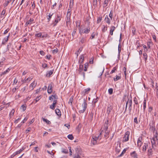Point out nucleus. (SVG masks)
I'll return each instance as SVG.
<instances>
[{"label": "nucleus", "instance_id": "nucleus-54", "mask_svg": "<svg viewBox=\"0 0 158 158\" xmlns=\"http://www.w3.org/2000/svg\"><path fill=\"white\" fill-rule=\"evenodd\" d=\"M148 147V145H144L143 148V151L145 152L146 150V148H147V147Z\"/></svg>", "mask_w": 158, "mask_h": 158}, {"label": "nucleus", "instance_id": "nucleus-44", "mask_svg": "<svg viewBox=\"0 0 158 158\" xmlns=\"http://www.w3.org/2000/svg\"><path fill=\"white\" fill-rule=\"evenodd\" d=\"M42 35V33L41 32H40L38 33H37L35 34V36L36 37H40Z\"/></svg>", "mask_w": 158, "mask_h": 158}, {"label": "nucleus", "instance_id": "nucleus-63", "mask_svg": "<svg viewBox=\"0 0 158 158\" xmlns=\"http://www.w3.org/2000/svg\"><path fill=\"white\" fill-rule=\"evenodd\" d=\"M84 61V59H79V61L80 63V64H82Z\"/></svg>", "mask_w": 158, "mask_h": 158}, {"label": "nucleus", "instance_id": "nucleus-24", "mask_svg": "<svg viewBox=\"0 0 158 158\" xmlns=\"http://www.w3.org/2000/svg\"><path fill=\"white\" fill-rule=\"evenodd\" d=\"M131 155L134 158L137 157V155L135 151H134L131 153Z\"/></svg>", "mask_w": 158, "mask_h": 158}, {"label": "nucleus", "instance_id": "nucleus-16", "mask_svg": "<svg viewBox=\"0 0 158 158\" xmlns=\"http://www.w3.org/2000/svg\"><path fill=\"white\" fill-rule=\"evenodd\" d=\"M36 84L35 83V82L33 81L30 85V88L31 89V90H32L36 86Z\"/></svg>", "mask_w": 158, "mask_h": 158}, {"label": "nucleus", "instance_id": "nucleus-30", "mask_svg": "<svg viewBox=\"0 0 158 158\" xmlns=\"http://www.w3.org/2000/svg\"><path fill=\"white\" fill-rule=\"evenodd\" d=\"M103 28L102 29V31L103 32H105L107 30V27L105 25H103Z\"/></svg>", "mask_w": 158, "mask_h": 158}, {"label": "nucleus", "instance_id": "nucleus-17", "mask_svg": "<svg viewBox=\"0 0 158 158\" xmlns=\"http://www.w3.org/2000/svg\"><path fill=\"white\" fill-rule=\"evenodd\" d=\"M130 132L128 131H127L123 138H129V137Z\"/></svg>", "mask_w": 158, "mask_h": 158}, {"label": "nucleus", "instance_id": "nucleus-58", "mask_svg": "<svg viewBox=\"0 0 158 158\" xmlns=\"http://www.w3.org/2000/svg\"><path fill=\"white\" fill-rule=\"evenodd\" d=\"M90 89L89 88H87L85 89V93L87 94L88 92L90 90Z\"/></svg>", "mask_w": 158, "mask_h": 158}, {"label": "nucleus", "instance_id": "nucleus-51", "mask_svg": "<svg viewBox=\"0 0 158 158\" xmlns=\"http://www.w3.org/2000/svg\"><path fill=\"white\" fill-rule=\"evenodd\" d=\"M18 89V88H17V87H16L15 88H14L12 90V92H13V93L15 92H16V90L17 89Z\"/></svg>", "mask_w": 158, "mask_h": 158}, {"label": "nucleus", "instance_id": "nucleus-64", "mask_svg": "<svg viewBox=\"0 0 158 158\" xmlns=\"http://www.w3.org/2000/svg\"><path fill=\"white\" fill-rule=\"evenodd\" d=\"M40 53L41 55L44 56L45 55V53L43 51H40Z\"/></svg>", "mask_w": 158, "mask_h": 158}, {"label": "nucleus", "instance_id": "nucleus-47", "mask_svg": "<svg viewBox=\"0 0 158 158\" xmlns=\"http://www.w3.org/2000/svg\"><path fill=\"white\" fill-rule=\"evenodd\" d=\"M41 98L40 96L37 97L35 99V101L36 102H37L38 101H39L40 99Z\"/></svg>", "mask_w": 158, "mask_h": 158}, {"label": "nucleus", "instance_id": "nucleus-37", "mask_svg": "<svg viewBox=\"0 0 158 158\" xmlns=\"http://www.w3.org/2000/svg\"><path fill=\"white\" fill-rule=\"evenodd\" d=\"M126 149H124L122 152V153L118 156V157H120L122 156L123 155V154H124V153L126 152Z\"/></svg>", "mask_w": 158, "mask_h": 158}, {"label": "nucleus", "instance_id": "nucleus-46", "mask_svg": "<svg viewBox=\"0 0 158 158\" xmlns=\"http://www.w3.org/2000/svg\"><path fill=\"white\" fill-rule=\"evenodd\" d=\"M11 0H7L6 2L4 4V6H7L9 3L11 2Z\"/></svg>", "mask_w": 158, "mask_h": 158}, {"label": "nucleus", "instance_id": "nucleus-14", "mask_svg": "<svg viewBox=\"0 0 158 158\" xmlns=\"http://www.w3.org/2000/svg\"><path fill=\"white\" fill-rule=\"evenodd\" d=\"M55 113L58 116L60 117L61 116V112L60 110L58 109H56L55 110Z\"/></svg>", "mask_w": 158, "mask_h": 158}, {"label": "nucleus", "instance_id": "nucleus-20", "mask_svg": "<svg viewBox=\"0 0 158 158\" xmlns=\"http://www.w3.org/2000/svg\"><path fill=\"white\" fill-rule=\"evenodd\" d=\"M24 149V148L23 147H22L18 151H17V152H15V155H17L18 154H20L22 152V151H23Z\"/></svg>", "mask_w": 158, "mask_h": 158}, {"label": "nucleus", "instance_id": "nucleus-9", "mask_svg": "<svg viewBox=\"0 0 158 158\" xmlns=\"http://www.w3.org/2000/svg\"><path fill=\"white\" fill-rule=\"evenodd\" d=\"M131 99H130L129 100V107L128 109L129 112H131V106L132 105V100L131 99Z\"/></svg>", "mask_w": 158, "mask_h": 158}, {"label": "nucleus", "instance_id": "nucleus-43", "mask_svg": "<svg viewBox=\"0 0 158 158\" xmlns=\"http://www.w3.org/2000/svg\"><path fill=\"white\" fill-rule=\"evenodd\" d=\"M129 100H130V98H128V101L126 102V108H125V110L124 112H125L126 111V110H127L128 104V103L129 104Z\"/></svg>", "mask_w": 158, "mask_h": 158}, {"label": "nucleus", "instance_id": "nucleus-61", "mask_svg": "<svg viewBox=\"0 0 158 158\" xmlns=\"http://www.w3.org/2000/svg\"><path fill=\"white\" fill-rule=\"evenodd\" d=\"M134 123H135L136 124H138V121H137V117H135L134 118Z\"/></svg>", "mask_w": 158, "mask_h": 158}, {"label": "nucleus", "instance_id": "nucleus-57", "mask_svg": "<svg viewBox=\"0 0 158 158\" xmlns=\"http://www.w3.org/2000/svg\"><path fill=\"white\" fill-rule=\"evenodd\" d=\"M68 138H73V137L72 134H70L68 135Z\"/></svg>", "mask_w": 158, "mask_h": 158}, {"label": "nucleus", "instance_id": "nucleus-3", "mask_svg": "<svg viewBox=\"0 0 158 158\" xmlns=\"http://www.w3.org/2000/svg\"><path fill=\"white\" fill-rule=\"evenodd\" d=\"M61 18V16H60L58 14L56 15V19L54 23H53V26L54 27L56 25L57 23L60 20Z\"/></svg>", "mask_w": 158, "mask_h": 158}, {"label": "nucleus", "instance_id": "nucleus-38", "mask_svg": "<svg viewBox=\"0 0 158 158\" xmlns=\"http://www.w3.org/2000/svg\"><path fill=\"white\" fill-rule=\"evenodd\" d=\"M146 100H144L143 103V110L144 111L146 108Z\"/></svg>", "mask_w": 158, "mask_h": 158}, {"label": "nucleus", "instance_id": "nucleus-29", "mask_svg": "<svg viewBox=\"0 0 158 158\" xmlns=\"http://www.w3.org/2000/svg\"><path fill=\"white\" fill-rule=\"evenodd\" d=\"M15 112V110L14 109L12 110L9 114V116L10 118L12 116H13Z\"/></svg>", "mask_w": 158, "mask_h": 158}, {"label": "nucleus", "instance_id": "nucleus-31", "mask_svg": "<svg viewBox=\"0 0 158 158\" xmlns=\"http://www.w3.org/2000/svg\"><path fill=\"white\" fill-rule=\"evenodd\" d=\"M81 154L76 153L75 154V156L74 157V158H81V157L80 155Z\"/></svg>", "mask_w": 158, "mask_h": 158}, {"label": "nucleus", "instance_id": "nucleus-10", "mask_svg": "<svg viewBox=\"0 0 158 158\" xmlns=\"http://www.w3.org/2000/svg\"><path fill=\"white\" fill-rule=\"evenodd\" d=\"M112 109V107L110 105H108L107 110V113L108 114H109L111 112Z\"/></svg>", "mask_w": 158, "mask_h": 158}, {"label": "nucleus", "instance_id": "nucleus-40", "mask_svg": "<svg viewBox=\"0 0 158 158\" xmlns=\"http://www.w3.org/2000/svg\"><path fill=\"white\" fill-rule=\"evenodd\" d=\"M132 32L133 35H135L136 32V28L135 27H133L132 28Z\"/></svg>", "mask_w": 158, "mask_h": 158}, {"label": "nucleus", "instance_id": "nucleus-55", "mask_svg": "<svg viewBox=\"0 0 158 158\" xmlns=\"http://www.w3.org/2000/svg\"><path fill=\"white\" fill-rule=\"evenodd\" d=\"M73 102V98H70L69 100V101L68 102V103L69 104L70 103H71V104H72V102Z\"/></svg>", "mask_w": 158, "mask_h": 158}, {"label": "nucleus", "instance_id": "nucleus-60", "mask_svg": "<svg viewBox=\"0 0 158 158\" xmlns=\"http://www.w3.org/2000/svg\"><path fill=\"white\" fill-rule=\"evenodd\" d=\"M6 10H3L2 11V12L1 13V15H4L6 13Z\"/></svg>", "mask_w": 158, "mask_h": 158}, {"label": "nucleus", "instance_id": "nucleus-53", "mask_svg": "<svg viewBox=\"0 0 158 158\" xmlns=\"http://www.w3.org/2000/svg\"><path fill=\"white\" fill-rule=\"evenodd\" d=\"M148 154L149 155H151L152 154V149H149L148 151Z\"/></svg>", "mask_w": 158, "mask_h": 158}, {"label": "nucleus", "instance_id": "nucleus-22", "mask_svg": "<svg viewBox=\"0 0 158 158\" xmlns=\"http://www.w3.org/2000/svg\"><path fill=\"white\" fill-rule=\"evenodd\" d=\"M151 142L152 144L155 143L156 142L158 143V139H151Z\"/></svg>", "mask_w": 158, "mask_h": 158}, {"label": "nucleus", "instance_id": "nucleus-45", "mask_svg": "<svg viewBox=\"0 0 158 158\" xmlns=\"http://www.w3.org/2000/svg\"><path fill=\"white\" fill-rule=\"evenodd\" d=\"M113 89L112 88L109 89L108 90V93L110 94H111L113 93Z\"/></svg>", "mask_w": 158, "mask_h": 158}, {"label": "nucleus", "instance_id": "nucleus-35", "mask_svg": "<svg viewBox=\"0 0 158 158\" xmlns=\"http://www.w3.org/2000/svg\"><path fill=\"white\" fill-rule=\"evenodd\" d=\"M109 16L111 20H112L113 17V10H110V13L109 14Z\"/></svg>", "mask_w": 158, "mask_h": 158}, {"label": "nucleus", "instance_id": "nucleus-13", "mask_svg": "<svg viewBox=\"0 0 158 158\" xmlns=\"http://www.w3.org/2000/svg\"><path fill=\"white\" fill-rule=\"evenodd\" d=\"M54 71L53 70H50L49 71H48L47 72L46 74V76L47 77H49L50 76L52 75L53 73V72Z\"/></svg>", "mask_w": 158, "mask_h": 158}, {"label": "nucleus", "instance_id": "nucleus-50", "mask_svg": "<svg viewBox=\"0 0 158 158\" xmlns=\"http://www.w3.org/2000/svg\"><path fill=\"white\" fill-rule=\"evenodd\" d=\"M48 67V64H47L44 63V64H43L42 65V67L44 68H47Z\"/></svg>", "mask_w": 158, "mask_h": 158}, {"label": "nucleus", "instance_id": "nucleus-59", "mask_svg": "<svg viewBox=\"0 0 158 158\" xmlns=\"http://www.w3.org/2000/svg\"><path fill=\"white\" fill-rule=\"evenodd\" d=\"M134 102H135V104L137 105L138 104V102L136 100V98L135 97L134 98Z\"/></svg>", "mask_w": 158, "mask_h": 158}, {"label": "nucleus", "instance_id": "nucleus-39", "mask_svg": "<svg viewBox=\"0 0 158 158\" xmlns=\"http://www.w3.org/2000/svg\"><path fill=\"white\" fill-rule=\"evenodd\" d=\"M76 26L77 27H80V25H81V23L80 22V21H76Z\"/></svg>", "mask_w": 158, "mask_h": 158}, {"label": "nucleus", "instance_id": "nucleus-27", "mask_svg": "<svg viewBox=\"0 0 158 158\" xmlns=\"http://www.w3.org/2000/svg\"><path fill=\"white\" fill-rule=\"evenodd\" d=\"M102 16H100L99 17H98V19H97V23H100L101 20H102Z\"/></svg>", "mask_w": 158, "mask_h": 158}, {"label": "nucleus", "instance_id": "nucleus-52", "mask_svg": "<svg viewBox=\"0 0 158 158\" xmlns=\"http://www.w3.org/2000/svg\"><path fill=\"white\" fill-rule=\"evenodd\" d=\"M52 97L53 98H54V99H55L56 100H57L58 98L56 94H55L54 95H52Z\"/></svg>", "mask_w": 158, "mask_h": 158}, {"label": "nucleus", "instance_id": "nucleus-33", "mask_svg": "<svg viewBox=\"0 0 158 158\" xmlns=\"http://www.w3.org/2000/svg\"><path fill=\"white\" fill-rule=\"evenodd\" d=\"M53 14H51V13H49L48 15V18L47 19L48 20V22H49L50 20L52 18V15H53Z\"/></svg>", "mask_w": 158, "mask_h": 158}, {"label": "nucleus", "instance_id": "nucleus-11", "mask_svg": "<svg viewBox=\"0 0 158 158\" xmlns=\"http://www.w3.org/2000/svg\"><path fill=\"white\" fill-rule=\"evenodd\" d=\"M119 143V146H118V145H117V146L115 148V151L116 153H119L120 151V145L121 143ZM117 145H118V144H117Z\"/></svg>", "mask_w": 158, "mask_h": 158}, {"label": "nucleus", "instance_id": "nucleus-32", "mask_svg": "<svg viewBox=\"0 0 158 158\" xmlns=\"http://www.w3.org/2000/svg\"><path fill=\"white\" fill-rule=\"evenodd\" d=\"M21 108L23 109V111H24L26 109V104L22 105L21 106Z\"/></svg>", "mask_w": 158, "mask_h": 158}, {"label": "nucleus", "instance_id": "nucleus-25", "mask_svg": "<svg viewBox=\"0 0 158 158\" xmlns=\"http://www.w3.org/2000/svg\"><path fill=\"white\" fill-rule=\"evenodd\" d=\"M110 1V0H105L104 2L103 3V7H105L108 4V2L109 1Z\"/></svg>", "mask_w": 158, "mask_h": 158}, {"label": "nucleus", "instance_id": "nucleus-18", "mask_svg": "<svg viewBox=\"0 0 158 158\" xmlns=\"http://www.w3.org/2000/svg\"><path fill=\"white\" fill-rule=\"evenodd\" d=\"M10 69L9 68L7 69L4 72H2L0 76H1L3 75L6 74V73H8L10 71Z\"/></svg>", "mask_w": 158, "mask_h": 158}, {"label": "nucleus", "instance_id": "nucleus-2", "mask_svg": "<svg viewBox=\"0 0 158 158\" xmlns=\"http://www.w3.org/2000/svg\"><path fill=\"white\" fill-rule=\"evenodd\" d=\"M81 106L82 107L83 109L79 110V112L80 113H83L85 110L87 108V104L86 102V99L84 98V102L82 104Z\"/></svg>", "mask_w": 158, "mask_h": 158}, {"label": "nucleus", "instance_id": "nucleus-26", "mask_svg": "<svg viewBox=\"0 0 158 158\" xmlns=\"http://www.w3.org/2000/svg\"><path fill=\"white\" fill-rule=\"evenodd\" d=\"M62 152L63 153L65 154H67L68 153V149H66L64 148H62Z\"/></svg>", "mask_w": 158, "mask_h": 158}, {"label": "nucleus", "instance_id": "nucleus-15", "mask_svg": "<svg viewBox=\"0 0 158 158\" xmlns=\"http://www.w3.org/2000/svg\"><path fill=\"white\" fill-rule=\"evenodd\" d=\"M33 21V19H30L29 20H28L26 23L25 25L27 26L29 24H31Z\"/></svg>", "mask_w": 158, "mask_h": 158}, {"label": "nucleus", "instance_id": "nucleus-36", "mask_svg": "<svg viewBox=\"0 0 158 158\" xmlns=\"http://www.w3.org/2000/svg\"><path fill=\"white\" fill-rule=\"evenodd\" d=\"M88 63H86L85 64V69H84V71H86L87 70V68H88Z\"/></svg>", "mask_w": 158, "mask_h": 158}, {"label": "nucleus", "instance_id": "nucleus-12", "mask_svg": "<svg viewBox=\"0 0 158 158\" xmlns=\"http://www.w3.org/2000/svg\"><path fill=\"white\" fill-rule=\"evenodd\" d=\"M111 19H110L108 17V16L107 15H106V16L105 20L106 21V22L108 24H110V22H111Z\"/></svg>", "mask_w": 158, "mask_h": 158}, {"label": "nucleus", "instance_id": "nucleus-1", "mask_svg": "<svg viewBox=\"0 0 158 158\" xmlns=\"http://www.w3.org/2000/svg\"><path fill=\"white\" fill-rule=\"evenodd\" d=\"M108 123L109 120L107 119L105 122L103 127H102L101 129V131H102L100 133L99 135L97 137H96L95 138H98L99 137H100V135L102 134V132L103 131H105V137L108 138L109 137L108 135L109 133V131L108 130V126L109 125Z\"/></svg>", "mask_w": 158, "mask_h": 158}, {"label": "nucleus", "instance_id": "nucleus-56", "mask_svg": "<svg viewBox=\"0 0 158 158\" xmlns=\"http://www.w3.org/2000/svg\"><path fill=\"white\" fill-rule=\"evenodd\" d=\"M85 41V39L83 37L81 38V40H80V42H81L82 44H83L84 42Z\"/></svg>", "mask_w": 158, "mask_h": 158}, {"label": "nucleus", "instance_id": "nucleus-19", "mask_svg": "<svg viewBox=\"0 0 158 158\" xmlns=\"http://www.w3.org/2000/svg\"><path fill=\"white\" fill-rule=\"evenodd\" d=\"M143 58L145 62H146L148 58L147 53L145 52L143 53Z\"/></svg>", "mask_w": 158, "mask_h": 158}, {"label": "nucleus", "instance_id": "nucleus-42", "mask_svg": "<svg viewBox=\"0 0 158 158\" xmlns=\"http://www.w3.org/2000/svg\"><path fill=\"white\" fill-rule=\"evenodd\" d=\"M115 29V27L114 26H112L110 27V31L113 32Z\"/></svg>", "mask_w": 158, "mask_h": 158}, {"label": "nucleus", "instance_id": "nucleus-49", "mask_svg": "<svg viewBox=\"0 0 158 158\" xmlns=\"http://www.w3.org/2000/svg\"><path fill=\"white\" fill-rule=\"evenodd\" d=\"M58 51V49L57 48H56L54 49L52 51V52L53 53H56Z\"/></svg>", "mask_w": 158, "mask_h": 158}, {"label": "nucleus", "instance_id": "nucleus-7", "mask_svg": "<svg viewBox=\"0 0 158 158\" xmlns=\"http://www.w3.org/2000/svg\"><path fill=\"white\" fill-rule=\"evenodd\" d=\"M99 139H92L91 143V145L92 146L94 145L97 143L98 140Z\"/></svg>", "mask_w": 158, "mask_h": 158}, {"label": "nucleus", "instance_id": "nucleus-41", "mask_svg": "<svg viewBox=\"0 0 158 158\" xmlns=\"http://www.w3.org/2000/svg\"><path fill=\"white\" fill-rule=\"evenodd\" d=\"M97 0H93V5L95 7L96 6H97Z\"/></svg>", "mask_w": 158, "mask_h": 158}, {"label": "nucleus", "instance_id": "nucleus-5", "mask_svg": "<svg viewBox=\"0 0 158 158\" xmlns=\"http://www.w3.org/2000/svg\"><path fill=\"white\" fill-rule=\"evenodd\" d=\"M90 31V28L88 27V28H85L81 31L80 30V33L81 34L82 33L87 34L89 33Z\"/></svg>", "mask_w": 158, "mask_h": 158}, {"label": "nucleus", "instance_id": "nucleus-62", "mask_svg": "<svg viewBox=\"0 0 158 158\" xmlns=\"http://www.w3.org/2000/svg\"><path fill=\"white\" fill-rule=\"evenodd\" d=\"M95 36V34L94 33H93L92 34L90 38H91V39H94V38Z\"/></svg>", "mask_w": 158, "mask_h": 158}, {"label": "nucleus", "instance_id": "nucleus-4", "mask_svg": "<svg viewBox=\"0 0 158 158\" xmlns=\"http://www.w3.org/2000/svg\"><path fill=\"white\" fill-rule=\"evenodd\" d=\"M71 16V14L70 13L69 16L67 15L66 16V25L67 27H68V25L70 24V17Z\"/></svg>", "mask_w": 158, "mask_h": 158}, {"label": "nucleus", "instance_id": "nucleus-6", "mask_svg": "<svg viewBox=\"0 0 158 158\" xmlns=\"http://www.w3.org/2000/svg\"><path fill=\"white\" fill-rule=\"evenodd\" d=\"M53 85V83H51L49 85L48 88V93L49 94H51L52 91V85Z\"/></svg>", "mask_w": 158, "mask_h": 158}, {"label": "nucleus", "instance_id": "nucleus-28", "mask_svg": "<svg viewBox=\"0 0 158 158\" xmlns=\"http://www.w3.org/2000/svg\"><path fill=\"white\" fill-rule=\"evenodd\" d=\"M83 65L82 64H81V63L80 64V66H79V74H81L80 73L81 71L83 69Z\"/></svg>", "mask_w": 158, "mask_h": 158}, {"label": "nucleus", "instance_id": "nucleus-21", "mask_svg": "<svg viewBox=\"0 0 158 158\" xmlns=\"http://www.w3.org/2000/svg\"><path fill=\"white\" fill-rule=\"evenodd\" d=\"M142 143L141 142V140H140V139H138L137 141V145L138 147H140L141 146Z\"/></svg>", "mask_w": 158, "mask_h": 158}, {"label": "nucleus", "instance_id": "nucleus-48", "mask_svg": "<svg viewBox=\"0 0 158 158\" xmlns=\"http://www.w3.org/2000/svg\"><path fill=\"white\" fill-rule=\"evenodd\" d=\"M116 67H114L113 69L111 71V72L110 73L112 74V73H114L115 72V71L116 70Z\"/></svg>", "mask_w": 158, "mask_h": 158}, {"label": "nucleus", "instance_id": "nucleus-23", "mask_svg": "<svg viewBox=\"0 0 158 158\" xmlns=\"http://www.w3.org/2000/svg\"><path fill=\"white\" fill-rule=\"evenodd\" d=\"M42 119L47 124H51V122L48 120L43 118H42Z\"/></svg>", "mask_w": 158, "mask_h": 158}, {"label": "nucleus", "instance_id": "nucleus-34", "mask_svg": "<svg viewBox=\"0 0 158 158\" xmlns=\"http://www.w3.org/2000/svg\"><path fill=\"white\" fill-rule=\"evenodd\" d=\"M116 77L115 78H114V81H116L120 79L121 78V77H120L118 76L117 75H116Z\"/></svg>", "mask_w": 158, "mask_h": 158}, {"label": "nucleus", "instance_id": "nucleus-8", "mask_svg": "<svg viewBox=\"0 0 158 158\" xmlns=\"http://www.w3.org/2000/svg\"><path fill=\"white\" fill-rule=\"evenodd\" d=\"M75 150L76 151V153H78V154H81V150L79 146H77V147L75 148Z\"/></svg>", "mask_w": 158, "mask_h": 158}]
</instances>
